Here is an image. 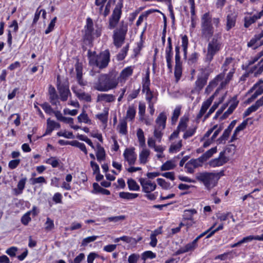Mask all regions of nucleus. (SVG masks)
<instances>
[{
    "mask_svg": "<svg viewBox=\"0 0 263 263\" xmlns=\"http://www.w3.org/2000/svg\"><path fill=\"white\" fill-rule=\"evenodd\" d=\"M163 129H161V128L155 127L154 132V137L158 140V142H160L161 140L162 133L161 131Z\"/></svg>",
    "mask_w": 263,
    "mask_h": 263,
    "instance_id": "obj_52",
    "label": "nucleus"
},
{
    "mask_svg": "<svg viewBox=\"0 0 263 263\" xmlns=\"http://www.w3.org/2000/svg\"><path fill=\"white\" fill-rule=\"evenodd\" d=\"M201 36L209 40L214 33V28L212 24V17L209 13H204L201 17Z\"/></svg>",
    "mask_w": 263,
    "mask_h": 263,
    "instance_id": "obj_3",
    "label": "nucleus"
},
{
    "mask_svg": "<svg viewBox=\"0 0 263 263\" xmlns=\"http://www.w3.org/2000/svg\"><path fill=\"white\" fill-rule=\"evenodd\" d=\"M93 24L91 18L88 17L86 20V25L85 27V34L84 40L90 42L92 40V32L93 31Z\"/></svg>",
    "mask_w": 263,
    "mask_h": 263,
    "instance_id": "obj_11",
    "label": "nucleus"
},
{
    "mask_svg": "<svg viewBox=\"0 0 263 263\" xmlns=\"http://www.w3.org/2000/svg\"><path fill=\"white\" fill-rule=\"evenodd\" d=\"M221 44L217 39L214 37L209 43L205 62L209 64L213 59L214 56L219 51Z\"/></svg>",
    "mask_w": 263,
    "mask_h": 263,
    "instance_id": "obj_6",
    "label": "nucleus"
},
{
    "mask_svg": "<svg viewBox=\"0 0 263 263\" xmlns=\"http://www.w3.org/2000/svg\"><path fill=\"white\" fill-rule=\"evenodd\" d=\"M70 145L79 148L86 155L87 154V151L86 146L83 143H80L77 140H73L70 141Z\"/></svg>",
    "mask_w": 263,
    "mask_h": 263,
    "instance_id": "obj_34",
    "label": "nucleus"
},
{
    "mask_svg": "<svg viewBox=\"0 0 263 263\" xmlns=\"http://www.w3.org/2000/svg\"><path fill=\"white\" fill-rule=\"evenodd\" d=\"M182 146V141L181 140L179 141L178 143L176 144H173L171 146L169 149V152L170 153L174 152V151H176L179 150L181 147Z\"/></svg>",
    "mask_w": 263,
    "mask_h": 263,
    "instance_id": "obj_62",
    "label": "nucleus"
},
{
    "mask_svg": "<svg viewBox=\"0 0 263 263\" xmlns=\"http://www.w3.org/2000/svg\"><path fill=\"white\" fill-rule=\"evenodd\" d=\"M78 120L80 123L83 122L85 123H91V120L88 118L87 114L85 113L84 110L78 117Z\"/></svg>",
    "mask_w": 263,
    "mask_h": 263,
    "instance_id": "obj_39",
    "label": "nucleus"
},
{
    "mask_svg": "<svg viewBox=\"0 0 263 263\" xmlns=\"http://www.w3.org/2000/svg\"><path fill=\"white\" fill-rule=\"evenodd\" d=\"M181 107L177 106L175 108L173 111V116L172 117V124H175L178 120V118L180 114Z\"/></svg>",
    "mask_w": 263,
    "mask_h": 263,
    "instance_id": "obj_47",
    "label": "nucleus"
},
{
    "mask_svg": "<svg viewBox=\"0 0 263 263\" xmlns=\"http://www.w3.org/2000/svg\"><path fill=\"white\" fill-rule=\"evenodd\" d=\"M41 106L45 112L48 115H51L54 111L50 105L47 102H45L43 104H41Z\"/></svg>",
    "mask_w": 263,
    "mask_h": 263,
    "instance_id": "obj_48",
    "label": "nucleus"
},
{
    "mask_svg": "<svg viewBox=\"0 0 263 263\" xmlns=\"http://www.w3.org/2000/svg\"><path fill=\"white\" fill-rule=\"evenodd\" d=\"M198 57L199 54L196 52L192 53L187 59V64L191 66L195 64L198 61Z\"/></svg>",
    "mask_w": 263,
    "mask_h": 263,
    "instance_id": "obj_36",
    "label": "nucleus"
},
{
    "mask_svg": "<svg viewBox=\"0 0 263 263\" xmlns=\"http://www.w3.org/2000/svg\"><path fill=\"white\" fill-rule=\"evenodd\" d=\"M259 67L257 68V66H254L251 70V72H254V76L256 77L257 75L260 74L263 71V63L262 61L259 63Z\"/></svg>",
    "mask_w": 263,
    "mask_h": 263,
    "instance_id": "obj_42",
    "label": "nucleus"
},
{
    "mask_svg": "<svg viewBox=\"0 0 263 263\" xmlns=\"http://www.w3.org/2000/svg\"><path fill=\"white\" fill-rule=\"evenodd\" d=\"M77 97L80 100H84L87 102H90L91 101V96L88 93H86L84 92H75Z\"/></svg>",
    "mask_w": 263,
    "mask_h": 263,
    "instance_id": "obj_33",
    "label": "nucleus"
},
{
    "mask_svg": "<svg viewBox=\"0 0 263 263\" xmlns=\"http://www.w3.org/2000/svg\"><path fill=\"white\" fill-rule=\"evenodd\" d=\"M174 74L176 81H178L182 75V63L181 61L175 62Z\"/></svg>",
    "mask_w": 263,
    "mask_h": 263,
    "instance_id": "obj_26",
    "label": "nucleus"
},
{
    "mask_svg": "<svg viewBox=\"0 0 263 263\" xmlns=\"http://www.w3.org/2000/svg\"><path fill=\"white\" fill-rule=\"evenodd\" d=\"M248 120L243 121L239 125H238L234 130V132L231 137L230 142H233L235 140L237 139V134L241 130H243L246 127L248 124Z\"/></svg>",
    "mask_w": 263,
    "mask_h": 263,
    "instance_id": "obj_20",
    "label": "nucleus"
},
{
    "mask_svg": "<svg viewBox=\"0 0 263 263\" xmlns=\"http://www.w3.org/2000/svg\"><path fill=\"white\" fill-rule=\"evenodd\" d=\"M263 15V10L257 14H255L251 17H246L245 18L244 26L248 28L252 24L255 23L256 21L260 18Z\"/></svg>",
    "mask_w": 263,
    "mask_h": 263,
    "instance_id": "obj_19",
    "label": "nucleus"
},
{
    "mask_svg": "<svg viewBox=\"0 0 263 263\" xmlns=\"http://www.w3.org/2000/svg\"><path fill=\"white\" fill-rule=\"evenodd\" d=\"M17 250L16 247H11L6 250V253L10 257H14L16 255V252Z\"/></svg>",
    "mask_w": 263,
    "mask_h": 263,
    "instance_id": "obj_60",
    "label": "nucleus"
},
{
    "mask_svg": "<svg viewBox=\"0 0 263 263\" xmlns=\"http://www.w3.org/2000/svg\"><path fill=\"white\" fill-rule=\"evenodd\" d=\"M167 117L165 112H161L156 120L157 125L155 127L161 128V129H164L166 125V121Z\"/></svg>",
    "mask_w": 263,
    "mask_h": 263,
    "instance_id": "obj_18",
    "label": "nucleus"
},
{
    "mask_svg": "<svg viewBox=\"0 0 263 263\" xmlns=\"http://www.w3.org/2000/svg\"><path fill=\"white\" fill-rule=\"evenodd\" d=\"M122 7L123 0H119L113 10L112 13L109 20L108 28L110 29L115 28L118 23L122 14Z\"/></svg>",
    "mask_w": 263,
    "mask_h": 263,
    "instance_id": "obj_7",
    "label": "nucleus"
},
{
    "mask_svg": "<svg viewBox=\"0 0 263 263\" xmlns=\"http://www.w3.org/2000/svg\"><path fill=\"white\" fill-rule=\"evenodd\" d=\"M30 220L31 218L29 216V213H27L24 215L21 218L22 223L25 226L27 225Z\"/></svg>",
    "mask_w": 263,
    "mask_h": 263,
    "instance_id": "obj_63",
    "label": "nucleus"
},
{
    "mask_svg": "<svg viewBox=\"0 0 263 263\" xmlns=\"http://www.w3.org/2000/svg\"><path fill=\"white\" fill-rule=\"evenodd\" d=\"M136 114V110L133 106H129L127 109L126 119L132 120L134 119Z\"/></svg>",
    "mask_w": 263,
    "mask_h": 263,
    "instance_id": "obj_45",
    "label": "nucleus"
},
{
    "mask_svg": "<svg viewBox=\"0 0 263 263\" xmlns=\"http://www.w3.org/2000/svg\"><path fill=\"white\" fill-rule=\"evenodd\" d=\"M108 112L106 111L104 113H101L97 115V118L101 121L103 123L107 122V121Z\"/></svg>",
    "mask_w": 263,
    "mask_h": 263,
    "instance_id": "obj_61",
    "label": "nucleus"
},
{
    "mask_svg": "<svg viewBox=\"0 0 263 263\" xmlns=\"http://www.w3.org/2000/svg\"><path fill=\"white\" fill-rule=\"evenodd\" d=\"M96 157L97 160L100 162L104 160L106 157L105 149L99 143L97 144Z\"/></svg>",
    "mask_w": 263,
    "mask_h": 263,
    "instance_id": "obj_22",
    "label": "nucleus"
},
{
    "mask_svg": "<svg viewBox=\"0 0 263 263\" xmlns=\"http://www.w3.org/2000/svg\"><path fill=\"white\" fill-rule=\"evenodd\" d=\"M118 84V80L115 76L104 74L99 76L94 88L100 91H107L116 88Z\"/></svg>",
    "mask_w": 263,
    "mask_h": 263,
    "instance_id": "obj_2",
    "label": "nucleus"
},
{
    "mask_svg": "<svg viewBox=\"0 0 263 263\" xmlns=\"http://www.w3.org/2000/svg\"><path fill=\"white\" fill-rule=\"evenodd\" d=\"M20 161V159H15L11 160L9 162L8 166L10 169L13 170L17 167V166L19 165Z\"/></svg>",
    "mask_w": 263,
    "mask_h": 263,
    "instance_id": "obj_59",
    "label": "nucleus"
},
{
    "mask_svg": "<svg viewBox=\"0 0 263 263\" xmlns=\"http://www.w3.org/2000/svg\"><path fill=\"white\" fill-rule=\"evenodd\" d=\"M228 159L224 156V152H221L218 158L212 159L209 163L212 167L219 166L227 162Z\"/></svg>",
    "mask_w": 263,
    "mask_h": 263,
    "instance_id": "obj_13",
    "label": "nucleus"
},
{
    "mask_svg": "<svg viewBox=\"0 0 263 263\" xmlns=\"http://www.w3.org/2000/svg\"><path fill=\"white\" fill-rule=\"evenodd\" d=\"M140 184L142 186V192L145 193H150L154 191L157 185L155 182H152L151 180L141 178L139 180Z\"/></svg>",
    "mask_w": 263,
    "mask_h": 263,
    "instance_id": "obj_9",
    "label": "nucleus"
},
{
    "mask_svg": "<svg viewBox=\"0 0 263 263\" xmlns=\"http://www.w3.org/2000/svg\"><path fill=\"white\" fill-rule=\"evenodd\" d=\"M175 167V164L171 161H167L160 167L162 171L173 169Z\"/></svg>",
    "mask_w": 263,
    "mask_h": 263,
    "instance_id": "obj_46",
    "label": "nucleus"
},
{
    "mask_svg": "<svg viewBox=\"0 0 263 263\" xmlns=\"http://www.w3.org/2000/svg\"><path fill=\"white\" fill-rule=\"evenodd\" d=\"M45 229L46 231H49L52 230L54 228V223L53 221L51 220L50 218L48 217L47 218V220L45 222Z\"/></svg>",
    "mask_w": 263,
    "mask_h": 263,
    "instance_id": "obj_55",
    "label": "nucleus"
},
{
    "mask_svg": "<svg viewBox=\"0 0 263 263\" xmlns=\"http://www.w3.org/2000/svg\"><path fill=\"white\" fill-rule=\"evenodd\" d=\"M195 131H196V128L189 129L184 134L183 137V138L186 139L192 136L195 133Z\"/></svg>",
    "mask_w": 263,
    "mask_h": 263,
    "instance_id": "obj_64",
    "label": "nucleus"
},
{
    "mask_svg": "<svg viewBox=\"0 0 263 263\" xmlns=\"http://www.w3.org/2000/svg\"><path fill=\"white\" fill-rule=\"evenodd\" d=\"M46 162L51 165V166L54 168L57 167L59 165V161L56 159L55 157H51L50 158L48 159Z\"/></svg>",
    "mask_w": 263,
    "mask_h": 263,
    "instance_id": "obj_56",
    "label": "nucleus"
},
{
    "mask_svg": "<svg viewBox=\"0 0 263 263\" xmlns=\"http://www.w3.org/2000/svg\"><path fill=\"white\" fill-rule=\"evenodd\" d=\"M57 89L61 100L62 101H67L68 96L71 95L68 85L66 83L61 84L59 83L57 85Z\"/></svg>",
    "mask_w": 263,
    "mask_h": 263,
    "instance_id": "obj_10",
    "label": "nucleus"
},
{
    "mask_svg": "<svg viewBox=\"0 0 263 263\" xmlns=\"http://www.w3.org/2000/svg\"><path fill=\"white\" fill-rule=\"evenodd\" d=\"M263 105V96L256 101L255 103L249 107L243 113V117L249 116L252 112L256 111L260 107Z\"/></svg>",
    "mask_w": 263,
    "mask_h": 263,
    "instance_id": "obj_14",
    "label": "nucleus"
},
{
    "mask_svg": "<svg viewBox=\"0 0 263 263\" xmlns=\"http://www.w3.org/2000/svg\"><path fill=\"white\" fill-rule=\"evenodd\" d=\"M98 238L97 236H91L83 239L82 242V245L86 246L88 243L95 241Z\"/></svg>",
    "mask_w": 263,
    "mask_h": 263,
    "instance_id": "obj_54",
    "label": "nucleus"
},
{
    "mask_svg": "<svg viewBox=\"0 0 263 263\" xmlns=\"http://www.w3.org/2000/svg\"><path fill=\"white\" fill-rule=\"evenodd\" d=\"M208 78L209 74L205 73H202L200 76H198L195 82V87L191 91V92H197L199 93L206 84Z\"/></svg>",
    "mask_w": 263,
    "mask_h": 263,
    "instance_id": "obj_8",
    "label": "nucleus"
},
{
    "mask_svg": "<svg viewBox=\"0 0 263 263\" xmlns=\"http://www.w3.org/2000/svg\"><path fill=\"white\" fill-rule=\"evenodd\" d=\"M133 69L131 66L124 68L121 73V77L123 79H126L133 73Z\"/></svg>",
    "mask_w": 263,
    "mask_h": 263,
    "instance_id": "obj_43",
    "label": "nucleus"
},
{
    "mask_svg": "<svg viewBox=\"0 0 263 263\" xmlns=\"http://www.w3.org/2000/svg\"><path fill=\"white\" fill-rule=\"evenodd\" d=\"M156 257V254L151 251H147L144 252L142 255V258L144 260H145L148 258L153 259L155 258Z\"/></svg>",
    "mask_w": 263,
    "mask_h": 263,
    "instance_id": "obj_51",
    "label": "nucleus"
},
{
    "mask_svg": "<svg viewBox=\"0 0 263 263\" xmlns=\"http://www.w3.org/2000/svg\"><path fill=\"white\" fill-rule=\"evenodd\" d=\"M127 24L122 21L121 22L119 27L114 30V44L117 48L121 47L124 43L127 32Z\"/></svg>",
    "mask_w": 263,
    "mask_h": 263,
    "instance_id": "obj_4",
    "label": "nucleus"
},
{
    "mask_svg": "<svg viewBox=\"0 0 263 263\" xmlns=\"http://www.w3.org/2000/svg\"><path fill=\"white\" fill-rule=\"evenodd\" d=\"M198 247V242L194 239L191 242L187 243L184 247H181L176 252L177 255H180L189 252L194 251Z\"/></svg>",
    "mask_w": 263,
    "mask_h": 263,
    "instance_id": "obj_12",
    "label": "nucleus"
},
{
    "mask_svg": "<svg viewBox=\"0 0 263 263\" xmlns=\"http://www.w3.org/2000/svg\"><path fill=\"white\" fill-rule=\"evenodd\" d=\"M125 216L124 215H120L108 217L106 220L116 223L125 220Z\"/></svg>",
    "mask_w": 263,
    "mask_h": 263,
    "instance_id": "obj_49",
    "label": "nucleus"
},
{
    "mask_svg": "<svg viewBox=\"0 0 263 263\" xmlns=\"http://www.w3.org/2000/svg\"><path fill=\"white\" fill-rule=\"evenodd\" d=\"M31 181H32V184H35L36 183H46V181L44 177L41 176L37 178H32L31 179Z\"/></svg>",
    "mask_w": 263,
    "mask_h": 263,
    "instance_id": "obj_58",
    "label": "nucleus"
},
{
    "mask_svg": "<svg viewBox=\"0 0 263 263\" xmlns=\"http://www.w3.org/2000/svg\"><path fill=\"white\" fill-rule=\"evenodd\" d=\"M231 130L228 128H226L223 134L217 139V142L219 144L222 143L223 141H225L229 138Z\"/></svg>",
    "mask_w": 263,
    "mask_h": 263,
    "instance_id": "obj_41",
    "label": "nucleus"
},
{
    "mask_svg": "<svg viewBox=\"0 0 263 263\" xmlns=\"http://www.w3.org/2000/svg\"><path fill=\"white\" fill-rule=\"evenodd\" d=\"M76 71L78 83L82 86L85 85V83L82 80V66L79 64H77L76 65Z\"/></svg>",
    "mask_w": 263,
    "mask_h": 263,
    "instance_id": "obj_27",
    "label": "nucleus"
},
{
    "mask_svg": "<svg viewBox=\"0 0 263 263\" xmlns=\"http://www.w3.org/2000/svg\"><path fill=\"white\" fill-rule=\"evenodd\" d=\"M188 120L187 119L185 120L181 119L179 122V123L178 125L177 129L180 131H184L186 128V121Z\"/></svg>",
    "mask_w": 263,
    "mask_h": 263,
    "instance_id": "obj_57",
    "label": "nucleus"
},
{
    "mask_svg": "<svg viewBox=\"0 0 263 263\" xmlns=\"http://www.w3.org/2000/svg\"><path fill=\"white\" fill-rule=\"evenodd\" d=\"M237 15L235 13H230L227 16L226 30L229 31L236 24Z\"/></svg>",
    "mask_w": 263,
    "mask_h": 263,
    "instance_id": "obj_17",
    "label": "nucleus"
},
{
    "mask_svg": "<svg viewBox=\"0 0 263 263\" xmlns=\"http://www.w3.org/2000/svg\"><path fill=\"white\" fill-rule=\"evenodd\" d=\"M223 175V171L218 173L203 172L197 173L196 178L202 182L207 189L210 190L217 185L218 180Z\"/></svg>",
    "mask_w": 263,
    "mask_h": 263,
    "instance_id": "obj_1",
    "label": "nucleus"
},
{
    "mask_svg": "<svg viewBox=\"0 0 263 263\" xmlns=\"http://www.w3.org/2000/svg\"><path fill=\"white\" fill-rule=\"evenodd\" d=\"M26 181L27 178L26 177L21 179L19 181L17 185V189L15 188L13 190L15 195H18L22 193L23 190L25 188Z\"/></svg>",
    "mask_w": 263,
    "mask_h": 263,
    "instance_id": "obj_24",
    "label": "nucleus"
},
{
    "mask_svg": "<svg viewBox=\"0 0 263 263\" xmlns=\"http://www.w3.org/2000/svg\"><path fill=\"white\" fill-rule=\"evenodd\" d=\"M217 152V147H213L208 151H206L205 153H204L201 157V158L204 161V162L206 161L209 158L211 157L213 155L216 153Z\"/></svg>",
    "mask_w": 263,
    "mask_h": 263,
    "instance_id": "obj_30",
    "label": "nucleus"
},
{
    "mask_svg": "<svg viewBox=\"0 0 263 263\" xmlns=\"http://www.w3.org/2000/svg\"><path fill=\"white\" fill-rule=\"evenodd\" d=\"M182 45L183 48L184 58H187V47H188V38L186 35H182L181 37Z\"/></svg>",
    "mask_w": 263,
    "mask_h": 263,
    "instance_id": "obj_29",
    "label": "nucleus"
},
{
    "mask_svg": "<svg viewBox=\"0 0 263 263\" xmlns=\"http://www.w3.org/2000/svg\"><path fill=\"white\" fill-rule=\"evenodd\" d=\"M150 155L149 150L146 148H143L139 155V160L141 163L145 164L147 160V159Z\"/></svg>",
    "mask_w": 263,
    "mask_h": 263,
    "instance_id": "obj_28",
    "label": "nucleus"
},
{
    "mask_svg": "<svg viewBox=\"0 0 263 263\" xmlns=\"http://www.w3.org/2000/svg\"><path fill=\"white\" fill-rule=\"evenodd\" d=\"M49 99L50 103L53 105H57V103H59L57 100L59 97L57 95L55 88L50 86L49 88Z\"/></svg>",
    "mask_w": 263,
    "mask_h": 263,
    "instance_id": "obj_21",
    "label": "nucleus"
},
{
    "mask_svg": "<svg viewBox=\"0 0 263 263\" xmlns=\"http://www.w3.org/2000/svg\"><path fill=\"white\" fill-rule=\"evenodd\" d=\"M137 135L139 141L140 145L141 146H145V140L144 133L142 129L139 128L137 130Z\"/></svg>",
    "mask_w": 263,
    "mask_h": 263,
    "instance_id": "obj_37",
    "label": "nucleus"
},
{
    "mask_svg": "<svg viewBox=\"0 0 263 263\" xmlns=\"http://www.w3.org/2000/svg\"><path fill=\"white\" fill-rule=\"evenodd\" d=\"M123 156L129 165H133L135 163L136 156L134 149L126 148L124 151Z\"/></svg>",
    "mask_w": 263,
    "mask_h": 263,
    "instance_id": "obj_16",
    "label": "nucleus"
},
{
    "mask_svg": "<svg viewBox=\"0 0 263 263\" xmlns=\"http://www.w3.org/2000/svg\"><path fill=\"white\" fill-rule=\"evenodd\" d=\"M158 184L161 186L163 189L167 190L170 188V183L167 182L164 179L162 178H158L157 179Z\"/></svg>",
    "mask_w": 263,
    "mask_h": 263,
    "instance_id": "obj_50",
    "label": "nucleus"
},
{
    "mask_svg": "<svg viewBox=\"0 0 263 263\" xmlns=\"http://www.w3.org/2000/svg\"><path fill=\"white\" fill-rule=\"evenodd\" d=\"M197 213L195 209L185 210L183 215V218L186 220H192L193 215Z\"/></svg>",
    "mask_w": 263,
    "mask_h": 263,
    "instance_id": "obj_35",
    "label": "nucleus"
},
{
    "mask_svg": "<svg viewBox=\"0 0 263 263\" xmlns=\"http://www.w3.org/2000/svg\"><path fill=\"white\" fill-rule=\"evenodd\" d=\"M150 79H149V71L148 70L146 71L145 77L142 80V91H148L149 88Z\"/></svg>",
    "mask_w": 263,
    "mask_h": 263,
    "instance_id": "obj_25",
    "label": "nucleus"
},
{
    "mask_svg": "<svg viewBox=\"0 0 263 263\" xmlns=\"http://www.w3.org/2000/svg\"><path fill=\"white\" fill-rule=\"evenodd\" d=\"M138 196V194L136 193H130L124 192H120L119 193V197L120 198L127 200H132L137 198Z\"/></svg>",
    "mask_w": 263,
    "mask_h": 263,
    "instance_id": "obj_31",
    "label": "nucleus"
},
{
    "mask_svg": "<svg viewBox=\"0 0 263 263\" xmlns=\"http://www.w3.org/2000/svg\"><path fill=\"white\" fill-rule=\"evenodd\" d=\"M118 127L120 134L123 135L127 134V122L125 119L120 120Z\"/></svg>",
    "mask_w": 263,
    "mask_h": 263,
    "instance_id": "obj_38",
    "label": "nucleus"
},
{
    "mask_svg": "<svg viewBox=\"0 0 263 263\" xmlns=\"http://www.w3.org/2000/svg\"><path fill=\"white\" fill-rule=\"evenodd\" d=\"M95 53V52H92L90 50L88 51V56L90 59V62L94 63L97 66L100 68L106 67L109 61V52L106 50L100 54L97 57H92V54Z\"/></svg>",
    "mask_w": 263,
    "mask_h": 263,
    "instance_id": "obj_5",
    "label": "nucleus"
},
{
    "mask_svg": "<svg viewBox=\"0 0 263 263\" xmlns=\"http://www.w3.org/2000/svg\"><path fill=\"white\" fill-rule=\"evenodd\" d=\"M233 103L229 106L227 110L220 117V120L226 119L230 115H231L237 106L239 101L237 100V96H234L232 98Z\"/></svg>",
    "mask_w": 263,
    "mask_h": 263,
    "instance_id": "obj_15",
    "label": "nucleus"
},
{
    "mask_svg": "<svg viewBox=\"0 0 263 263\" xmlns=\"http://www.w3.org/2000/svg\"><path fill=\"white\" fill-rule=\"evenodd\" d=\"M115 100V96L111 94H100L97 97V102L105 101L106 102H112Z\"/></svg>",
    "mask_w": 263,
    "mask_h": 263,
    "instance_id": "obj_23",
    "label": "nucleus"
},
{
    "mask_svg": "<svg viewBox=\"0 0 263 263\" xmlns=\"http://www.w3.org/2000/svg\"><path fill=\"white\" fill-rule=\"evenodd\" d=\"M189 162L194 168H196L199 166H202V163L204 162V161L202 160V159L201 158V157H200L198 159H192L190 160Z\"/></svg>",
    "mask_w": 263,
    "mask_h": 263,
    "instance_id": "obj_44",
    "label": "nucleus"
},
{
    "mask_svg": "<svg viewBox=\"0 0 263 263\" xmlns=\"http://www.w3.org/2000/svg\"><path fill=\"white\" fill-rule=\"evenodd\" d=\"M228 70V69L226 68H224L223 70V72L220 73V74H218L211 82L214 84V85L217 86L218 84V83L219 81H222L225 76V72Z\"/></svg>",
    "mask_w": 263,
    "mask_h": 263,
    "instance_id": "obj_40",
    "label": "nucleus"
},
{
    "mask_svg": "<svg viewBox=\"0 0 263 263\" xmlns=\"http://www.w3.org/2000/svg\"><path fill=\"white\" fill-rule=\"evenodd\" d=\"M127 183L130 191H139L140 190L139 185L136 181L133 179H128Z\"/></svg>",
    "mask_w": 263,
    "mask_h": 263,
    "instance_id": "obj_32",
    "label": "nucleus"
},
{
    "mask_svg": "<svg viewBox=\"0 0 263 263\" xmlns=\"http://www.w3.org/2000/svg\"><path fill=\"white\" fill-rule=\"evenodd\" d=\"M128 50V45H127L125 47H123L120 53L117 55V59L119 61L123 60L125 57L127 52Z\"/></svg>",
    "mask_w": 263,
    "mask_h": 263,
    "instance_id": "obj_53",
    "label": "nucleus"
}]
</instances>
